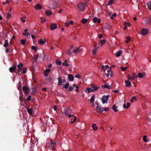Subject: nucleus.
I'll return each mask as SVG.
<instances>
[{
  "mask_svg": "<svg viewBox=\"0 0 151 151\" xmlns=\"http://www.w3.org/2000/svg\"><path fill=\"white\" fill-rule=\"evenodd\" d=\"M137 76L135 74V73H132L128 75L127 76V78L128 79L131 81H133L135 79L137 78Z\"/></svg>",
  "mask_w": 151,
  "mask_h": 151,
  "instance_id": "nucleus-2",
  "label": "nucleus"
},
{
  "mask_svg": "<svg viewBox=\"0 0 151 151\" xmlns=\"http://www.w3.org/2000/svg\"><path fill=\"white\" fill-rule=\"evenodd\" d=\"M127 67H121V69L123 71H125L127 68Z\"/></svg>",
  "mask_w": 151,
  "mask_h": 151,
  "instance_id": "nucleus-48",
  "label": "nucleus"
},
{
  "mask_svg": "<svg viewBox=\"0 0 151 151\" xmlns=\"http://www.w3.org/2000/svg\"><path fill=\"white\" fill-rule=\"evenodd\" d=\"M17 88L18 90L20 92H21L22 93V91H21V86L20 82H19V83L18 85L17 86Z\"/></svg>",
  "mask_w": 151,
  "mask_h": 151,
  "instance_id": "nucleus-33",
  "label": "nucleus"
},
{
  "mask_svg": "<svg viewBox=\"0 0 151 151\" xmlns=\"http://www.w3.org/2000/svg\"><path fill=\"white\" fill-rule=\"evenodd\" d=\"M96 109L97 110L99 111L101 113H102L103 111V108L101 105L97 106Z\"/></svg>",
  "mask_w": 151,
  "mask_h": 151,
  "instance_id": "nucleus-14",
  "label": "nucleus"
},
{
  "mask_svg": "<svg viewBox=\"0 0 151 151\" xmlns=\"http://www.w3.org/2000/svg\"><path fill=\"white\" fill-rule=\"evenodd\" d=\"M20 101L21 102H22L23 100V97L22 96H21L19 97Z\"/></svg>",
  "mask_w": 151,
  "mask_h": 151,
  "instance_id": "nucleus-61",
  "label": "nucleus"
},
{
  "mask_svg": "<svg viewBox=\"0 0 151 151\" xmlns=\"http://www.w3.org/2000/svg\"><path fill=\"white\" fill-rule=\"evenodd\" d=\"M27 69L26 68H24L23 70V71L22 72V73L23 74H25L26 73L27 71Z\"/></svg>",
  "mask_w": 151,
  "mask_h": 151,
  "instance_id": "nucleus-50",
  "label": "nucleus"
},
{
  "mask_svg": "<svg viewBox=\"0 0 151 151\" xmlns=\"http://www.w3.org/2000/svg\"><path fill=\"white\" fill-rule=\"evenodd\" d=\"M143 141L145 142H147V136L146 135H144L143 137Z\"/></svg>",
  "mask_w": 151,
  "mask_h": 151,
  "instance_id": "nucleus-38",
  "label": "nucleus"
},
{
  "mask_svg": "<svg viewBox=\"0 0 151 151\" xmlns=\"http://www.w3.org/2000/svg\"><path fill=\"white\" fill-rule=\"evenodd\" d=\"M124 25H128V26H130L131 25V24L129 22H124Z\"/></svg>",
  "mask_w": 151,
  "mask_h": 151,
  "instance_id": "nucleus-47",
  "label": "nucleus"
},
{
  "mask_svg": "<svg viewBox=\"0 0 151 151\" xmlns=\"http://www.w3.org/2000/svg\"><path fill=\"white\" fill-rule=\"evenodd\" d=\"M106 42V41L104 40H101L100 41V42L101 43V46H102L103 45L105 44Z\"/></svg>",
  "mask_w": 151,
  "mask_h": 151,
  "instance_id": "nucleus-35",
  "label": "nucleus"
},
{
  "mask_svg": "<svg viewBox=\"0 0 151 151\" xmlns=\"http://www.w3.org/2000/svg\"><path fill=\"white\" fill-rule=\"evenodd\" d=\"M123 52L122 50H119L118 52H117L116 54V55L117 57H119L121 55L122 53Z\"/></svg>",
  "mask_w": 151,
  "mask_h": 151,
  "instance_id": "nucleus-26",
  "label": "nucleus"
},
{
  "mask_svg": "<svg viewBox=\"0 0 151 151\" xmlns=\"http://www.w3.org/2000/svg\"><path fill=\"white\" fill-rule=\"evenodd\" d=\"M22 90L24 93L25 94H28L29 93V88L26 86H23L22 88Z\"/></svg>",
  "mask_w": 151,
  "mask_h": 151,
  "instance_id": "nucleus-6",
  "label": "nucleus"
},
{
  "mask_svg": "<svg viewBox=\"0 0 151 151\" xmlns=\"http://www.w3.org/2000/svg\"><path fill=\"white\" fill-rule=\"evenodd\" d=\"M147 5L149 9L151 10V1L148 2L147 4Z\"/></svg>",
  "mask_w": 151,
  "mask_h": 151,
  "instance_id": "nucleus-30",
  "label": "nucleus"
},
{
  "mask_svg": "<svg viewBox=\"0 0 151 151\" xmlns=\"http://www.w3.org/2000/svg\"><path fill=\"white\" fill-rule=\"evenodd\" d=\"M125 86L126 87H130L131 85V83L129 80H127L125 81Z\"/></svg>",
  "mask_w": 151,
  "mask_h": 151,
  "instance_id": "nucleus-15",
  "label": "nucleus"
},
{
  "mask_svg": "<svg viewBox=\"0 0 151 151\" xmlns=\"http://www.w3.org/2000/svg\"><path fill=\"white\" fill-rule=\"evenodd\" d=\"M31 49L32 50H34L35 52H36L37 51V47H35L34 46H32L31 47Z\"/></svg>",
  "mask_w": 151,
  "mask_h": 151,
  "instance_id": "nucleus-42",
  "label": "nucleus"
},
{
  "mask_svg": "<svg viewBox=\"0 0 151 151\" xmlns=\"http://www.w3.org/2000/svg\"><path fill=\"white\" fill-rule=\"evenodd\" d=\"M31 96H29L27 99V100L28 101H29L31 100Z\"/></svg>",
  "mask_w": 151,
  "mask_h": 151,
  "instance_id": "nucleus-59",
  "label": "nucleus"
},
{
  "mask_svg": "<svg viewBox=\"0 0 151 151\" xmlns=\"http://www.w3.org/2000/svg\"><path fill=\"white\" fill-rule=\"evenodd\" d=\"M74 90V88L73 87H70L69 88V90L70 91H73Z\"/></svg>",
  "mask_w": 151,
  "mask_h": 151,
  "instance_id": "nucleus-53",
  "label": "nucleus"
},
{
  "mask_svg": "<svg viewBox=\"0 0 151 151\" xmlns=\"http://www.w3.org/2000/svg\"><path fill=\"white\" fill-rule=\"evenodd\" d=\"M97 49L96 48H93V52L92 54L93 55H95L96 54V52L97 51Z\"/></svg>",
  "mask_w": 151,
  "mask_h": 151,
  "instance_id": "nucleus-39",
  "label": "nucleus"
},
{
  "mask_svg": "<svg viewBox=\"0 0 151 151\" xmlns=\"http://www.w3.org/2000/svg\"><path fill=\"white\" fill-rule=\"evenodd\" d=\"M40 19H41V22L42 23H44L46 21V19L44 18L40 17Z\"/></svg>",
  "mask_w": 151,
  "mask_h": 151,
  "instance_id": "nucleus-43",
  "label": "nucleus"
},
{
  "mask_svg": "<svg viewBox=\"0 0 151 151\" xmlns=\"http://www.w3.org/2000/svg\"><path fill=\"white\" fill-rule=\"evenodd\" d=\"M109 110V108L108 107L105 108L103 110V111H107Z\"/></svg>",
  "mask_w": 151,
  "mask_h": 151,
  "instance_id": "nucleus-64",
  "label": "nucleus"
},
{
  "mask_svg": "<svg viewBox=\"0 0 151 151\" xmlns=\"http://www.w3.org/2000/svg\"><path fill=\"white\" fill-rule=\"evenodd\" d=\"M99 48V46H97V45L96 44H95L93 46V48H96V49H97Z\"/></svg>",
  "mask_w": 151,
  "mask_h": 151,
  "instance_id": "nucleus-63",
  "label": "nucleus"
},
{
  "mask_svg": "<svg viewBox=\"0 0 151 151\" xmlns=\"http://www.w3.org/2000/svg\"><path fill=\"white\" fill-rule=\"evenodd\" d=\"M71 109L70 108H68L66 109H65L64 110V112L65 113V115L67 116L68 115L69 113L70 112Z\"/></svg>",
  "mask_w": 151,
  "mask_h": 151,
  "instance_id": "nucleus-16",
  "label": "nucleus"
},
{
  "mask_svg": "<svg viewBox=\"0 0 151 151\" xmlns=\"http://www.w3.org/2000/svg\"><path fill=\"white\" fill-rule=\"evenodd\" d=\"M76 119H77V117H76V116L74 117L73 119V120H72V121L71 122V123H73V122H75L76 121Z\"/></svg>",
  "mask_w": 151,
  "mask_h": 151,
  "instance_id": "nucleus-49",
  "label": "nucleus"
},
{
  "mask_svg": "<svg viewBox=\"0 0 151 151\" xmlns=\"http://www.w3.org/2000/svg\"><path fill=\"white\" fill-rule=\"evenodd\" d=\"M56 63L57 65H60L61 64V62L59 60H56Z\"/></svg>",
  "mask_w": 151,
  "mask_h": 151,
  "instance_id": "nucleus-46",
  "label": "nucleus"
},
{
  "mask_svg": "<svg viewBox=\"0 0 151 151\" xmlns=\"http://www.w3.org/2000/svg\"><path fill=\"white\" fill-rule=\"evenodd\" d=\"M68 60H65L64 61V62L62 64L63 65L65 66H69V64L68 63Z\"/></svg>",
  "mask_w": 151,
  "mask_h": 151,
  "instance_id": "nucleus-28",
  "label": "nucleus"
},
{
  "mask_svg": "<svg viewBox=\"0 0 151 151\" xmlns=\"http://www.w3.org/2000/svg\"><path fill=\"white\" fill-rule=\"evenodd\" d=\"M27 111L29 115H31L32 114V108L27 109Z\"/></svg>",
  "mask_w": 151,
  "mask_h": 151,
  "instance_id": "nucleus-29",
  "label": "nucleus"
},
{
  "mask_svg": "<svg viewBox=\"0 0 151 151\" xmlns=\"http://www.w3.org/2000/svg\"><path fill=\"white\" fill-rule=\"evenodd\" d=\"M99 39H101L103 37V35L102 34H100L99 35Z\"/></svg>",
  "mask_w": 151,
  "mask_h": 151,
  "instance_id": "nucleus-62",
  "label": "nucleus"
},
{
  "mask_svg": "<svg viewBox=\"0 0 151 151\" xmlns=\"http://www.w3.org/2000/svg\"><path fill=\"white\" fill-rule=\"evenodd\" d=\"M72 86H73V87H76V88H79L78 86L77 85L75 84H73Z\"/></svg>",
  "mask_w": 151,
  "mask_h": 151,
  "instance_id": "nucleus-57",
  "label": "nucleus"
},
{
  "mask_svg": "<svg viewBox=\"0 0 151 151\" xmlns=\"http://www.w3.org/2000/svg\"><path fill=\"white\" fill-rule=\"evenodd\" d=\"M145 76L144 73L142 74L141 73H139L138 74V77L140 78H142Z\"/></svg>",
  "mask_w": 151,
  "mask_h": 151,
  "instance_id": "nucleus-25",
  "label": "nucleus"
},
{
  "mask_svg": "<svg viewBox=\"0 0 151 151\" xmlns=\"http://www.w3.org/2000/svg\"><path fill=\"white\" fill-rule=\"evenodd\" d=\"M58 85L59 86H61L62 85V79L61 77H59L58 79Z\"/></svg>",
  "mask_w": 151,
  "mask_h": 151,
  "instance_id": "nucleus-17",
  "label": "nucleus"
},
{
  "mask_svg": "<svg viewBox=\"0 0 151 151\" xmlns=\"http://www.w3.org/2000/svg\"><path fill=\"white\" fill-rule=\"evenodd\" d=\"M117 106H116V104H114L113 106L112 109L115 112H117L119 111V110L117 109Z\"/></svg>",
  "mask_w": 151,
  "mask_h": 151,
  "instance_id": "nucleus-24",
  "label": "nucleus"
},
{
  "mask_svg": "<svg viewBox=\"0 0 151 151\" xmlns=\"http://www.w3.org/2000/svg\"><path fill=\"white\" fill-rule=\"evenodd\" d=\"M87 21V19H83L81 20V22L83 24H85Z\"/></svg>",
  "mask_w": 151,
  "mask_h": 151,
  "instance_id": "nucleus-45",
  "label": "nucleus"
},
{
  "mask_svg": "<svg viewBox=\"0 0 151 151\" xmlns=\"http://www.w3.org/2000/svg\"><path fill=\"white\" fill-rule=\"evenodd\" d=\"M86 6V5L83 3H80L77 5L79 11L81 12L84 11Z\"/></svg>",
  "mask_w": 151,
  "mask_h": 151,
  "instance_id": "nucleus-1",
  "label": "nucleus"
},
{
  "mask_svg": "<svg viewBox=\"0 0 151 151\" xmlns=\"http://www.w3.org/2000/svg\"><path fill=\"white\" fill-rule=\"evenodd\" d=\"M93 91H93V89L90 88H87L86 89L85 91V92H87L88 93H89L91 92H93Z\"/></svg>",
  "mask_w": 151,
  "mask_h": 151,
  "instance_id": "nucleus-23",
  "label": "nucleus"
},
{
  "mask_svg": "<svg viewBox=\"0 0 151 151\" xmlns=\"http://www.w3.org/2000/svg\"><path fill=\"white\" fill-rule=\"evenodd\" d=\"M48 147H50V148L51 150H52V151H53L55 149V147L53 145H51L50 146H49Z\"/></svg>",
  "mask_w": 151,
  "mask_h": 151,
  "instance_id": "nucleus-41",
  "label": "nucleus"
},
{
  "mask_svg": "<svg viewBox=\"0 0 151 151\" xmlns=\"http://www.w3.org/2000/svg\"><path fill=\"white\" fill-rule=\"evenodd\" d=\"M83 48L81 47H76L73 51L72 52L75 53H78L81 51Z\"/></svg>",
  "mask_w": 151,
  "mask_h": 151,
  "instance_id": "nucleus-7",
  "label": "nucleus"
},
{
  "mask_svg": "<svg viewBox=\"0 0 151 151\" xmlns=\"http://www.w3.org/2000/svg\"><path fill=\"white\" fill-rule=\"evenodd\" d=\"M109 83H108L105 84L104 85L102 86V88H107L108 89H110L111 88L110 86L108 85Z\"/></svg>",
  "mask_w": 151,
  "mask_h": 151,
  "instance_id": "nucleus-18",
  "label": "nucleus"
},
{
  "mask_svg": "<svg viewBox=\"0 0 151 151\" xmlns=\"http://www.w3.org/2000/svg\"><path fill=\"white\" fill-rule=\"evenodd\" d=\"M110 96L109 95H107V96H102L101 99L102 102L103 104L105 103H107L108 100V98L110 97Z\"/></svg>",
  "mask_w": 151,
  "mask_h": 151,
  "instance_id": "nucleus-3",
  "label": "nucleus"
},
{
  "mask_svg": "<svg viewBox=\"0 0 151 151\" xmlns=\"http://www.w3.org/2000/svg\"><path fill=\"white\" fill-rule=\"evenodd\" d=\"M92 127L94 131H96L98 129V127L96 126V124H94L92 125Z\"/></svg>",
  "mask_w": 151,
  "mask_h": 151,
  "instance_id": "nucleus-27",
  "label": "nucleus"
},
{
  "mask_svg": "<svg viewBox=\"0 0 151 151\" xmlns=\"http://www.w3.org/2000/svg\"><path fill=\"white\" fill-rule=\"evenodd\" d=\"M114 1V0H110L108 4H107V5H109L113 4Z\"/></svg>",
  "mask_w": 151,
  "mask_h": 151,
  "instance_id": "nucleus-40",
  "label": "nucleus"
},
{
  "mask_svg": "<svg viewBox=\"0 0 151 151\" xmlns=\"http://www.w3.org/2000/svg\"><path fill=\"white\" fill-rule=\"evenodd\" d=\"M130 104L128 102L127 103V109H128L130 106Z\"/></svg>",
  "mask_w": 151,
  "mask_h": 151,
  "instance_id": "nucleus-58",
  "label": "nucleus"
},
{
  "mask_svg": "<svg viewBox=\"0 0 151 151\" xmlns=\"http://www.w3.org/2000/svg\"><path fill=\"white\" fill-rule=\"evenodd\" d=\"M38 42H39V44L41 45L45 43L46 42V40L45 39H44V40L42 39H40L39 40Z\"/></svg>",
  "mask_w": 151,
  "mask_h": 151,
  "instance_id": "nucleus-21",
  "label": "nucleus"
},
{
  "mask_svg": "<svg viewBox=\"0 0 151 151\" xmlns=\"http://www.w3.org/2000/svg\"><path fill=\"white\" fill-rule=\"evenodd\" d=\"M105 66L104 65H102L101 66V70H102V71H105V70H106V69L105 68Z\"/></svg>",
  "mask_w": 151,
  "mask_h": 151,
  "instance_id": "nucleus-52",
  "label": "nucleus"
},
{
  "mask_svg": "<svg viewBox=\"0 0 151 151\" xmlns=\"http://www.w3.org/2000/svg\"><path fill=\"white\" fill-rule=\"evenodd\" d=\"M148 30L146 28L142 29L141 31V34L142 35L144 36L147 35L148 33Z\"/></svg>",
  "mask_w": 151,
  "mask_h": 151,
  "instance_id": "nucleus-5",
  "label": "nucleus"
},
{
  "mask_svg": "<svg viewBox=\"0 0 151 151\" xmlns=\"http://www.w3.org/2000/svg\"><path fill=\"white\" fill-rule=\"evenodd\" d=\"M137 98L136 96H133L132 98V99L131 100V102H133L134 101V100H137Z\"/></svg>",
  "mask_w": 151,
  "mask_h": 151,
  "instance_id": "nucleus-44",
  "label": "nucleus"
},
{
  "mask_svg": "<svg viewBox=\"0 0 151 151\" xmlns=\"http://www.w3.org/2000/svg\"><path fill=\"white\" fill-rule=\"evenodd\" d=\"M69 83L68 82H67L65 84L64 86H62L63 88H64L65 89H67L68 88L69 86Z\"/></svg>",
  "mask_w": 151,
  "mask_h": 151,
  "instance_id": "nucleus-31",
  "label": "nucleus"
},
{
  "mask_svg": "<svg viewBox=\"0 0 151 151\" xmlns=\"http://www.w3.org/2000/svg\"><path fill=\"white\" fill-rule=\"evenodd\" d=\"M16 68V65L14 64L13 66L9 68V71L11 73L14 72V70Z\"/></svg>",
  "mask_w": 151,
  "mask_h": 151,
  "instance_id": "nucleus-10",
  "label": "nucleus"
},
{
  "mask_svg": "<svg viewBox=\"0 0 151 151\" xmlns=\"http://www.w3.org/2000/svg\"><path fill=\"white\" fill-rule=\"evenodd\" d=\"M95 95H93L91 97L90 100V103H92L94 101Z\"/></svg>",
  "mask_w": 151,
  "mask_h": 151,
  "instance_id": "nucleus-32",
  "label": "nucleus"
},
{
  "mask_svg": "<svg viewBox=\"0 0 151 151\" xmlns=\"http://www.w3.org/2000/svg\"><path fill=\"white\" fill-rule=\"evenodd\" d=\"M42 6L40 4H37L35 7V8L36 10H40L42 9Z\"/></svg>",
  "mask_w": 151,
  "mask_h": 151,
  "instance_id": "nucleus-20",
  "label": "nucleus"
},
{
  "mask_svg": "<svg viewBox=\"0 0 151 151\" xmlns=\"http://www.w3.org/2000/svg\"><path fill=\"white\" fill-rule=\"evenodd\" d=\"M75 77L76 78H80L81 77L80 76V75L78 74H77L75 75Z\"/></svg>",
  "mask_w": 151,
  "mask_h": 151,
  "instance_id": "nucleus-60",
  "label": "nucleus"
},
{
  "mask_svg": "<svg viewBox=\"0 0 151 151\" xmlns=\"http://www.w3.org/2000/svg\"><path fill=\"white\" fill-rule=\"evenodd\" d=\"M9 44L8 43H4V46L5 47H6L8 46Z\"/></svg>",
  "mask_w": 151,
  "mask_h": 151,
  "instance_id": "nucleus-55",
  "label": "nucleus"
},
{
  "mask_svg": "<svg viewBox=\"0 0 151 151\" xmlns=\"http://www.w3.org/2000/svg\"><path fill=\"white\" fill-rule=\"evenodd\" d=\"M93 21L94 23H95L96 22H97L98 23H101V20L100 19L97 18L96 17L93 18Z\"/></svg>",
  "mask_w": 151,
  "mask_h": 151,
  "instance_id": "nucleus-19",
  "label": "nucleus"
},
{
  "mask_svg": "<svg viewBox=\"0 0 151 151\" xmlns=\"http://www.w3.org/2000/svg\"><path fill=\"white\" fill-rule=\"evenodd\" d=\"M68 78L70 81H72L74 80V77L72 75L69 74L68 75Z\"/></svg>",
  "mask_w": 151,
  "mask_h": 151,
  "instance_id": "nucleus-22",
  "label": "nucleus"
},
{
  "mask_svg": "<svg viewBox=\"0 0 151 151\" xmlns=\"http://www.w3.org/2000/svg\"><path fill=\"white\" fill-rule=\"evenodd\" d=\"M130 37L129 36H127V40L126 41V42L127 43L130 40Z\"/></svg>",
  "mask_w": 151,
  "mask_h": 151,
  "instance_id": "nucleus-51",
  "label": "nucleus"
},
{
  "mask_svg": "<svg viewBox=\"0 0 151 151\" xmlns=\"http://www.w3.org/2000/svg\"><path fill=\"white\" fill-rule=\"evenodd\" d=\"M91 87L93 88L94 91L97 90L99 88V86L98 85L96 86L94 83H91Z\"/></svg>",
  "mask_w": 151,
  "mask_h": 151,
  "instance_id": "nucleus-8",
  "label": "nucleus"
},
{
  "mask_svg": "<svg viewBox=\"0 0 151 151\" xmlns=\"http://www.w3.org/2000/svg\"><path fill=\"white\" fill-rule=\"evenodd\" d=\"M51 145H55L56 144V143L55 142L53 141L52 140H51V141L50 142Z\"/></svg>",
  "mask_w": 151,
  "mask_h": 151,
  "instance_id": "nucleus-54",
  "label": "nucleus"
},
{
  "mask_svg": "<svg viewBox=\"0 0 151 151\" xmlns=\"http://www.w3.org/2000/svg\"><path fill=\"white\" fill-rule=\"evenodd\" d=\"M147 120L149 124H151V111L148 114L147 119Z\"/></svg>",
  "mask_w": 151,
  "mask_h": 151,
  "instance_id": "nucleus-11",
  "label": "nucleus"
},
{
  "mask_svg": "<svg viewBox=\"0 0 151 151\" xmlns=\"http://www.w3.org/2000/svg\"><path fill=\"white\" fill-rule=\"evenodd\" d=\"M26 40L25 39L22 40H20V43L22 45H24L25 44Z\"/></svg>",
  "mask_w": 151,
  "mask_h": 151,
  "instance_id": "nucleus-37",
  "label": "nucleus"
},
{
  "mask_svg": "<svg viewBox=\"0 0 151 151\" xmlns=\"http://www.w3.org/2000/svg\"><path fill=\"white\" fill-rule=\"evenodd\" d=\"M45 13L47 16H49L51 15L52 12L50 11H45Z\"/></svg>",
  "mask_w": 151,
  "mask_h": 151,
  "instance_id": "nucleus-36",
  "label": "nucleus"
},
{
  "mask_svg": "<svg viewBox=\"0 0 151 151\" xmlns=\"http://www.w3.org/2000/svg\"><path fill=\"white\" fill-rule=\"evenodd\" d=\"M50 71V70L49 69H47L45 70L44 71L46 73H49Z\"/></svg>",
  "mask_w": 151,
  "mask_h": 151,
  "instance_id": "nucleus-56",
  "label": "nucleus"
},
{
  "mask_svg": "<svg viewBox=\"0 0 151 151\" xmlns=\"http://www.w3.org/2000/svg\"><path fill=\"white\" fill-rule=\"evenodd\" d=\"M23 64L22 63H20L19 64H18L17 66L18 68L17 70V72L19 73L22 70V67L23 66Z\"/></svg>",
  "mask_w": 151,
  "mask_h": 151,
  "instance_id": "nucleus-9",
  "label": "nucleus"
},
{
  "mask_svg": "<svg viewBox=\"0 0 151 151\" xmlns=\"http://www.w3.org/2000/svg\"><path fill=\"white\" fill-rule=\"evenodd\" d=\"M144 21L145 24H149L151 23V15L145 19Z\"/></svg>",
  "mask_w": 151,
  "mask_h": 151,
  "instance_id": "nucleus-4",
  "label": "nucleus"
},
{
  "mask_svg": "<svg viewBox=\"0 0 151 151\" xmlns=\"http://www.w3.org/2000/svg\"><path fill=\"white\" fill-rule=\"evenodd\" d=\"M66 54L68 55H71L72 54L71 50L68 49L66 52Z\"/></svg>",
  "mask_w": 151,
  "mask_h": 151,
  "instance_id": "nucleus-34",
  "label": "nucleus"
},
{
  "mask_svg": "<svg viewBox=\"0 0 151 151\" xmlns=\"http://www.w3.org/2000/svg\"><path fill=\"white\" fill-rule=\"evenodd\" d=\"M57 27V24L55 23H53L50 26V29L52 30H54L56 29Z\"/></svg>",
  "mask_w": 151,
  "mask_h": 151,
  "instance_id": "nucleus-13",
  "label": "nucleus"
},
{
  "mask_svg": "<svg viewBox=\"0 0 151 151\" xmlns=\"http://www.w3.org/2000/svg\"><path fill=\"white\" fill-rule=\"evenodd\" d=\"M108 73H106L105 75L107 77L109 78V75H110L111 76H112L113 75V72L110 69L108 70H107Z\"/></svg>",
  "mask_w": 151,
  "mask_h": 151,
  "instance_id": "nucleus-12",
  "label": "nucleus"
}]
</instances>
